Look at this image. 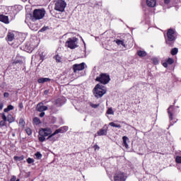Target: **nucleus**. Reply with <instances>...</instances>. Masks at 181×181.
Returning <instances> with one entry per match:
<instances>
[{
    "label": "nucleus",
    "instance_id": "obj_1",
    "mask_svg": "<svg viewBox=\"0 0 181 181\" xmlns=\"http://www.w3.org/2000/svg\"><path fill=\"white\" fill-rule=\"evenodd\" d=\"M52 129L49 127L40 129L38 132V140L40 142H45V141H46V136L52 135Z\"/></svg>",
    "mask_w": 181,
    "mask_h": 181
},
{
    "label": "nucleus",
    "instance_id": "obj_2",
    "mask_svg": "<svg viewBox=\"0 0 181 181\" xmlns=\"http://www.w3.org/2000/svg\"><path fill=\"white\" fill-rule=\"evenodd\" d=\"M45 15H46V11H45V9H35L33 11V16H31V21L35 22L36 21L43 19V18H45Z\"/></svg>",
    "mask_w": 181,
    "mask_h": 181
},
{
    "label": "nucleus",
    "instance_id": "obj_3",
    "mask_svg": "<svg viewBox=\"0 0 181 181\" xmlns=\"http://www.w3.org/2000/svg\"><path fill=\"white\" fill-rule=\"evenodd\" d=\"M176 40V34L173 29L170 28L167 32V37L165 38V42L169 46H172Z\"/></svg>",
    "mask_w": 181,
    "mask_h": 181
},
{
    "label": "nucleus",
    "instance_id": "obj_4",
    "mask_svg": "<svg viewBox=\"0 0 181 181\" xmlns=\"http://www.w3.org/2000/svg\"><path fill=\"white\" fill-rule=\"evenodd\" d=\"M104 86H101L100 83L97 84L93 89V94L96 98H101L105 93H107V90L103 89Z\"/></svg>",
    "mask_w": 181,
    "mask_h": 181
},
{
    "label": "nucleus",
    "instance_id": "obj_5",
    "mask_svg": "<svg viewBox=\"0 0 181 181\" xmlns=\"http://www.w3.org/2000/svg\"><path fill=\"white\" fill-rule=\"evenodd\" d=\"M78 38L74 37L72 38H68L66 42H65L66 47H69V49H76L78 47Z\"/></svg>",
    "mask_w": 181,
    "mask_h": 181
},
{
    "label": "nucleus",
    "instance_id": "obj_6",
    "mask_svg": "<svg viewBox=\"0 0 181 181\" xmlns=\"http://www.w3.org/2000/svg\"><path fill=\"white\" fill-rule=\"evenodd\" d=\"M66 6H67V4L64 0H57L55 2L54 9L58 12H64V9H66Z\"/></svg>",
    "mask_w": 181,
    "mask_h": 181
},
{
    "label": "nucleus",
    "instance_id": "obj_7",
    "mask_svg": "<svg viewBox=\"0 0 181 181\" xmlns=\"http://www.w3.org/2000/svg\"><path fill=\"white\" fill-rule=\"evenodd\" d=\"M110 80H111L110 75L107 74H100V76L95 78L96 81H99V83L104 85L108 84L110 83Z\"/></svg>",
    "mask_w": 181,
    "mask_h": 181
},
{
    "label": "nucleus",
    "instance_id": "obj_8",
    "mask_svg": "<svg viewBox=\"0 0 181 181\" xmlns=\"http://www.w3.org/2000/svg\"><path fill=\"white\" fill-rule=\"evenodd\" d=\"M127 180V175L123 172H117L114 176V181H125Z\"/></svg>",
    "mask_w": 181,
    "mask_h": 181
},
{
    "label": "nucleus",
    "instance_id": "obj_9",
    "mask_svg": "<svg viewBox=\"0 0 181 181\" xmlns=\"http://www.w3.org/2000/svg\"><path fill=\"white\" fill-rule=\"evenodd\" d=\"M86 63L82 62L81 64H75L73 65L72 69L74 70V73H77V71H81V70H84L86 69Z\"/></svg>",
    "mask_w": 181,
    "mask_h": 181
},
{
    "label": "nucleus",
    "instance_id": "obj_10",
    "mask_svg": "<svg viewBox=\"0 0 181 181\" xmlns=\"http://www.w3.org/2000/svg\"><path fill=\"white\" fill-rule=\"evenodd\" d=\"M170 110H173V105H170L168 108V115H169L170 122L171 125H173V124H175V122H173V113H172Z\"/></svg>",
    "mask_w": 181,
    "mask_h": 181
},
{
    "label": "nucleus",
    "instance_id": "obj_11",
    "mask_svg": "<svg viewBox=\"0 0 181 181\" xmlns=\"http://www.w3.org/2000/svg\"><path fill=\"white\" fill-rule=\"evenodd\" d=\"M37 111H39V112H43V111H47V106L43 105V103H39L37 105Z\"/></svg>",
    "mask_w": 181,
    "mask_h": 181
},
{
    "label": "nucleus",
    "instance_id": "obj_12",
    "mask_svg": "<svg viewBox=\"0 0 181 181\" xmlns=\"http://www.w3.org/2000/svg\"><path fill=\"white\" fill-rule=\"evenodd\" d=\"M55 135H57L56 132L52 133L49 136H47V140L49 141L50 142H56V141H57V138L54 136Z\"/></svg>",
    "mask_w": 181,
    "mask_h": 181
},
{
    "label": "nucleus",
    "instance_id": "obj_13",
    "mask_svg": "<svg viewBox=\"0 0 181 181\" xmlns=\"http://www.w3.org/2000/svg\"><path fill=\"white\" fill-rule=\"evenodd\" d=\"M69 131L68 127H62L59 129L55 130V134H64V132H67Z\"/></svg>",
    "mask_w": 181,
    "mask_h": 181
},
{
    "label": "nucleus",
    "instance_id": "obj_14",
    "mask_svg": "<svg viewBox=\"0 0 181 181\" xmlns=\"http://www.w3.org/2000/svg\"><path fill=\"white\" fill-rule=\"evenodd\" d=\"M1 118L3 120H1L0 122V127H6V128H7L6 126V115H5V113H2L1 114Z\"/></svg>",
    "mask_w": 181,
    "mask_h": 181
},
{
    "label": "nucleus",
    "instance_id": "obj_15",
    "mask_svg": "<svg viewBox=\"0 0 181 181\" xmlns=\"http://www.w3.org/2000/svg\"><path fill=\"white\" fill-rule=\"evenodd\" d=\"M146 4L150 8H154L156 6V0H146Z\"/></svg>",
    "mask_w": 181,
    "mask_h": 181
},
{
    "label": "nucleus",
    "instance_id": "obj_16",
    "mask_svg": "<svg viewBox=\"0 0 181 181\" xmlns=\"http://www.w3.org/2000/svg\"><path fill=\"white\" fill-rule=\"evenodd\" d=\"M0 22H3L4 23H9V18L6 16L0 14Z\"/></svg>",
    "mask_w": 181,
    "mask_h": 181
},
{
    "label": "nucleus",
    "instance_id": "obj_17",
    "mask_svg": "<svg viewBox=\"0 0 181 181\" xmlns=\"http://www.w3.org/2000/svg\"><path fill=\"white\" fill-rule=\"evenodd\" d=\"M47 81H52V79L49 78H40L37 80V83H39L40 84H43V83H47Z\"/></svg>",
    "mask_w": 181,
    "mask_h": 181
},
{
    "label": "nucleus",
    "instance_id": "obj_18",
    "mask_svg": "<svg viewBox=\"0 0 181 181\" xmlns=\"http://www.w3.org/2000/svg\"><path fill=\"white\" fill-rule=\"evenodd\" d=\"M6 37L8 42H12V40L15 39V34H13V33H8Z\"/></svg>",
    "mask_w": 181,
    "mask_h": 181
},
{
    "label": "nucleus",
    "instance_id": "obj_19",
    "mask_svg": "<svg viewBox=\"0 0 181 181\" xmlns=\"http://www.w3.org/2000/svg\"><path fill=\"white\" fill-rule=\"evenodd\" d=\"M114 42L118 46H123V47H125V40H116Z\"/></svg>",
    "mask_w": 181,
    "mask_h": 181
},
{
    "label": "nucleus",
    "instance_id": "obj_20",
    "mask_svg": "<svg viewBox=\"0 0 181 181\" xmlns=\"http://www.w3.org/2000/svg\"><path fill=\"white\" fill-rule=\"evenodd\" d=\"M97 134L99 136H103L104 135H107V129H100L99 131H98Z\"/></svg>",
    "mask_w": 181,
    "mask_h": 181
},
{
    "label": "nucleus",
    "instance_id": "obj_21",
    "mask_svg": "<svg viewBox=\"0 0 181 181\" xmlns=\"http://www.w3.org/2000/svg\"><path fill=\"white\" fill-rule=\"evenodd\" d=\"M6 121L9 122L10 124H12L15 121V118H13V116L12 115L9 114L6 117Z\"/></svg>",
    "mask_w": 181,
    "mask_h": 181
},
{
    "label": "nucleus",
    "instance_id": "obj_22",
    "mask_svg": "<svg viewBox=\"0 0 181 181\" xmlns=\"http://www.w3.org/2000/svg\"><path fill=\"white\" fill-rule=\"evenodd\" d=\"M123 139V146H125V148H128V144L127 143V141H129V139H128L126 136H124L122 137Z\"/></svg>",
    "mask_w": 181,
    "mask_h": 181
},
{
    "label": "nucleus",
    "instance_id": "obj_23",
    "mask_svg": "<svg viewBox=\"0 0 181 181\" xmlns=\"http://www.w3.org/2000/svg\"><path fill=\"white\" fill-rule=\"evenodd\" d=\"M137 54L139 56V57H145V56H146V52L139 50L137 51Z\"/></svg>",
    "mask_w": 181,
    "mask_h": 181
},
{
    "label": "nucleus",
    "instance_id": "obj_24",
    "mask_svg": "<svg viewBox=\"0 0 181 181\" xmlns=\"http://www.w3.org/2000/svg\"><path fill=\"white\" fill-rule=\"evenodd\" d=\"M54 59H56L57 63H62V57L59 54L55 55Z\"/></svg>",
    "mask_w": 181,
    "mask_h": 181
},
{
    "label": "nucleus",
    "instance_id": "obj_25",
    "mask_svg": "<svg viewBox=\"0 0 181 181\" xmlns=\"http://www.w3.org/2000/svg\"><path fill=\"white\" fill-rule=\"evenodd\" d=\"M110 127H113L114 128H121V124H117L115 122H112L109 123Z\"/></svg>",
    "mask_w": 181,
    "mask_h": 181
},
{
    "label": "nucleus",
    "instance_id": "obj_26",
    "mask_svg": "<svg viewBox=\"0 0 181 181\" xmlns=\"http://www.w3.org/2000/svg\"><path fill=\"white\" fill-rule=\"evenodd\" d=\"M23 159H25V157H23V156H14V160H16L17 162H21V160H23Z\"/></svg>",
    "mask_w": 181,
    "mask_h": 181
},
{
    "label": "nucleus",
    "instance_id": "obj_27",
    "mask_svg": "<svg viewBox=\"0 0 181 181\" xmlns=\"http://www.w3.org/2000/svg\"><path fill=\"white\" fill-rule=\"evenodd\" d=\"M179 52V49L177 48H173L171 49V54L172 56H175V54H177V52Z\"/></svg>",
    "mask_w": 181,
    "mask_h": 181
},
{
    "label": "nucleus",
    "instance_id": "obj_28",
    "mask_svg": "<svg viewBox=\"0 0 181 181\" xmlns=\"http://www.w3.org/2000/svg\"><path fill=\"white\" fill-rule=\"evenodd\" d=\"M106 114L108 115H114V110H112V107H109L106 112Z\"/></svg>",
    "mask_w": 181,
    "mask_h": 181
},
{
    "label": "nucleus",
    "instance_id": "obj_29",
    "mask_svg": "<svg viewBox=\"0 0 181 181\" xmlns=\"http://www.w3.org/2000/svg\"><path fill=\"white\" fill-rule=\"evenodd\" d=\"M33 122L35 124V125H39V124H40V119L38 117H34Z\"/></svg>",
    "mask_w": 181,
    "mask_h": 181
},
{
    "label": "nucleus",
    "instance_id": "obj_30",
    "mask_svg": "<svg viewBox=\"0 0 181 181\" xmlns=\"http://www.w3.org/2000/svg\"><path fill=\"white\" fill-rule=\"evenodd\" d=\"M35 159H42V153H40V152H37L35 154Z\"/></svg>",
    "mask_w": 181,
    "mask_h": 181
},
{
    "label": "nucleus",
    "instance_id": "obj_31",
    "mask_svg": "<svg viewBox=\"0 0 181 181\" xmlns=\"http://www.w3.org/2000/svg\"><path fill=\"white\" fill-rule=\"evenodd\" d=\"M25 124L26 123L25 122V120L23 118H21L19 120V125H21V127H25Z\"/></svg>",
    "mask_w": 181,
    "mask_h": 181
},
{
    "label": "nucleus",
    "instance_id": "obj_32",
    "mask_svg": "<svg viewBox=\"0 0 181 181\" xmlns=\"http://www.w3.org/2000/svg\"><path fill=\"white\" fill-rule=\"evenodd\" d=\"M89 105L90 107H92V108H98V107H100V104H94L93 103H90Z\"/></svg>",
    "mask_w": 181,
    "mask_h": 181
},
{
    "label": "nucleus",
    "instance_id": "obj_33",
    "mask_svg": "<svg viewBox=\"0 0 181 181\" xmlns=\"http://www.w3.org/2000/svg\"><path fill=\"white\" fill-rule=\"evenodd\" d=\"M25 131L28 135H32V129L30 128H26Z\"/></svg>",
    "mask_w": 181,
    "mask_h": 181
},
{
    "label": "nucleus",
    "instance_id": "obj_34",
    "mask_svg": "<svg viewBox=\"0 0 181 181\" xmlns=\"http://www.w3.org/2000/svg\"><path fill=\"white\" fill-rule=\"evenodd\" d=\"M167 63L168 64H173V63H175V60H173V59L172 58H168V59L167 60Z\"/></svg>",
    "mask_w": 181,
    "mask_h": 181
},
{
    "label": "nucleus",
    "instance_id": "obj_35",
    "mask_svg": "<svg viewBox=\"0 0 181 181\" xmlns=\"http://www.w3.org/2000/svg\"><path fill=\"white\" fill-rule=\"evenodd\" d=\"M27 162L28 163L30 164V163H33V162H35V160L33 158H28L27 159Z\"/></svg>",
    "mask_w": 181,
    "mask_h": 181
},
{
    "label": "nucleus",
    "instance_id": "obj_36",
    "mask_svg": "<svg viewBox=\"0 0 181 181\" xmlns=\"http://www.w3.org/2000/svg\"><path fill=\"white\" fill-rule=\"evenodd\" d=\"M175 160L177 163H181V156H177Z\"/></svg>",
    "mask_w": 181,
    "mask_h": 181
},
{
    "label": "nucleus",
    "instance_id": "obj_37",
    "mask_svg": "<svg viewBox=\"0 0 181 181\" xmlns=\"http://www.w3.org/2000/svg\"><path fill=\"white\" fill-rule=\"evenodd\" d=\"M153 62L155 64H158L159 63V61L158 60V59L154 58V59H153Z\"/></svg>",
    "mask_w": 181,
    "mask_h": 181
},
{
    "label": "nucleus",
    "instance_id": "obj_38",
    "mask_svg": "<svg viewBox=\"0 0 181 181\" xmlns=\"http://www.w3.org/2000/svg\"><path fill=\"white\" fill-rule=\"evenodd\" d=\"M4 97L5 98H8L9 97V93L5 92V93H4Z\"/></svg>",
    "mask_w": 181,
    "mask_h": 181
},
{
    "label": "nucleus",
    "instance_id": "obj_39",
    "mask_svg": "<svg viewBox=\"0 0 181 181\" xmlns=\"http://www.w3.org/2000/svg\"><path fill=\"white\" fill-rule=\"evenodd\" d=\"M16 176L13 175L10 180V181H16Z\"/></svg>",
    "mask_w": 181,
    "mask_h": 181
},
{
    "label": "nucleus",
    "instance_id": "obj_40",
    "mask_svg": "<svg viewBox=\"0 0 181 181\" xmlns=\"http://www.w3.org/2000/svg\"><path fill=\"white\" fill-rule=\"evenodd\" d=\"M7 108H8L10 111H11V110H13V106L12 105H10L7 107Z\"/></svg>",
    "mask_w": 181,
    "mask_h": 181
},
{
    "label": "nucleus",
    "instance_id": "obj_41",
    "mask_svg": "<svg viewBox=\"0 0 181 181\" xmlns=\"http://www.w3.org/2000/svg\"><path fill=\"white\" fill-rule=\"evenodd\" d=\"M94 148H95V151H98L100 149V146H98V145L97 144L94 146Z\"/></svg>",
    "mask_w": 181,
    "mask_h": 181
},
{
    "label": "nucleus",
    "instance_id": "obj_42",
    "mask_svg": "<svg viewBox=\"0 0 181 181\" xmlns=\"http://www.w3.org/2000/svg\"><path fill=\"white\" fill-rule=\"evenodd\" d=\"M40 117L41 118H43V117H45V112H41V113L40 114Z\"/></svg>",
    "mask_w": 181,
    "mask_h": 181
},
{
    "label": "nucleus",
    "instance_id": "obj_43",
    "mask_svg": "<svg viewBox=\"0 0 181 181\" xmlns=\"http://www.w3.org/2000/svg\"><path fill=\"white\" fill-rule=\"evenodd\" d=\"M168 62H164L163 64V67H168Z\"/></svg>",
    "mask_w": 181,
    "mask_h": 181
},
{
    "label": "nucleus",
    "instance_id": "obj_44",
    "mask_svg": "<svg viewBox=\"0 0 181 181\" xmlns=\"http://www.w3.org/2000/svg\"><path fill=\"white\" fill-rule=\"evenodd\" d=\"M9 111L10 110H8V107L4 109V112H9Z\"/></svg>",
    "mask_w": 181,
    "mask_h": 181
},
{
    "label": "nucleus",
    "instance_id": "obj_45",
    "mask_svg": "<svg viewBox=\"0 0 181 181\" xmlns=\"http://www.w3.org/2000/svg\"><path fill=\"white\" fill-rule=\"evenodd\" d=\"M45 30H46V28H42L40 30V32H45Z\"/></svg>",
    "mask_w": 181,
    "mask_h": 181
},
{
    "label": "nucleus",
    "instance_id": "obj_46",
    "mask_svg": "<svg viewBox=\"0 0 181 181\" xmlns=\"http://www.w3.org/2000/svg\"><path fill=\"white\" fill-rule=\"evenodd\" d=\"M2 108H4V104L1 103L0 104V110H2Z\"/></svg>",
    "mask_w": 181,
    "mask_h": 181
},
{
    "label": "nucleus",
    "instance_id": "obj_47",
    "mask_svg": "<svg viewBox=\"0 0 181 181\" xmlns=\"http://www.w3.org/2000/svg\"><path fill=\"white\" fill-rule=\"evenodd\" d=\"M170 2V0H165V4H169Z\"/></svg>",
    "mask_w": 181,
    "mask_h": 181
},
{
    "label": "nucleus",
    "instance_id": "obj_48",
    "mask_svg": "<svg viewBox=\"0 0 181 181\" xmlns=\"http://www.w3.org/2000/svg\"><path fill=\"white\" fill-rule=\"evenodd\" d=\"M45 94H47V90H45Z\"/></svg>",
    "mask_w": 181,
    "mask_h": 181
},
{
    "label": "nucleus",
    "instance_id": "obj_49",
    "mask_svg": "<svg viewBox=\"0 0 181 181\" xmlns=\"http://www.w3.org/2000/svg\"><path fill=\"white\" fill-rule=\"evenodd\" d=\"M16 181H20V180H19V179H18V180H16Z\"/></svg>",
    "mask_w": 181,
    "mask_h": 181
},
{
    "label": "nucleus",
    "instance_id": "obj_50",
    "mask_svg": "<svg viewBox=\"0 0 181 181\" xmlns=\"http://www.w3.org/2000/svg\"><path fill=\"white\" fill-rule=\"evenodd\" d=\"M15 63H16V64L18 63V62H16Z\"/></svg>",
    "mask_w": 181,
    "mask_h": 181
},
{
    "label": "nucleus",
    "instance_id": "obj_51",
    "mask_svg": "<svg viewBox=\"0 0 181 181\" xmlns=\"http://www.w3.org/2000/svg\"><path fill=\"white\" fill-rule=\"evenodd\" d=\"M25 1H28V0H25Z\"/></svg>",
    "mask_w": 181,
    "mask_h": 181
}]
</instances>
